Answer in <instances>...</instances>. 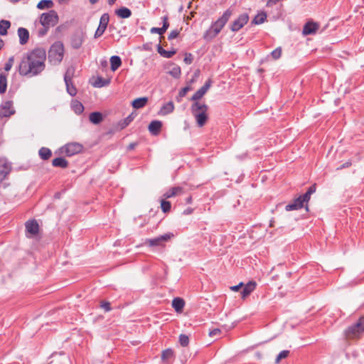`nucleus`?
<instances>
[{
	"instance_id": "obj_1",
	"label": "nucleus",
	"mask_w": 364,
	"mask_h": 364,
	"mask_svg": "<svg viewBox=\"0 0 364 364\" xmlns=\"http://www.w3.org/2000/svg\"><path fill=\"white\" fill-rule=\"evenodd\" d=\"M46 52L36 48L25 54L19 63L18 70L22 76L33 77L40 74L46 67Z\"/></svg>"
},
{
	"instance_id": "obj_2",
	"label": "nucleus",
	"mask_w": 364,
	"mask_h": 364,
	"mask_svg": "<svg viewBox=\"0 0 364 364\" xmlns=\"http://www.w3.org/2000/svg\"><path fill=\"white\" fill-rule=\"evenodd\" d=\"M208 106L205 103L196 102L191 106V112L196 119L198 127H203L207 122Z\"/></svg>"
},
{
	"instance_id": "obj_3",
	"label": "nucleus",
	"mask_w": 364,
	"mask_h": 364,
	"mask_svg": "<svg viewBox=\"0 0 364 364\" xmlns=\"http://www.w3.org/2000/svg\"><path fill=\"white\" fill-rule=\"evenodd\" d=\"M364 333V316H360L358 321L349 326L344 331L347 339H355L360 338Z\"/></svg>"
},
{
	"instance_id": "obj_4",
	"label": "nucleus",
	"mask_w": 364,
	"mask_h": 364,
	"mask_svg": "<svg viewBox=\"0 0 364 364\" xmlns=\"http://www.w3.org/2000/svg\"><path fill=\"white\" fill-rule=\"evenodd\" d=\"M64 47L63 44L57 41L54 43L48 51V58L53 64H58L63 58Z\"/></svg>"
},
{
	"instance_id": "obj_5",
	"label": "nucleus",
	"mask_w": 364,
	"mask_h": 364,
	"mask_svg": "<svg viewBox=\"0 0 364 364\" xmlns=\"http://www.w3.org/2000/svg\"><path fill=\"white\" fill-rule=\"evenodd\" d=\"M58 17L55 11H50L48 13H44L41 16L40 22L42 26L48 28L50 26H54L58 23Z\"/></svg>"
},
{
	"instance_id": "obj_6",
	"label": "nucleus",
	"mask_w": 364,
	"mask_h": 364,
	"mask_svg": "<svg viewBox=\"0 0 364 364\" xmlns=\"http://www.w3.org/2000/svg\"><path fill=\"white\" fill-rule=\"evenodd\" d=\"M82 145L77 142H71L61 148V152L66 156H71L82 151Z\"/></svg>"
},
{
	"instance_id": "obj_7",
	"label": "nucleus",
	"mask_w": 364,
	"mask_h": 364,
	"mask_svg": "<svg viewBox=\"0 0 364 364\" xmlns=\"http://www.w3.org/2000/svg\"><path fill=\"white\" fill-rule=\"evenodd\" d=\"M26 235L28 237H37L40 233V228L36 220H31L26 223Z\"/></svg>"
},
{
	"instance_id": "obj_8",
	"label": "nucleus",
	"mask_w": 364,
	"mask_h": 364,
	"mask_svg": "<svg viewBox=\"0 0 364 364\" xmlns=\"http://www.w3.org/2000/svg\"><path fill=\"white\" fill-rule=\"evenodd\" d=\"M232 14L231 11L227 10L221 18H220L217 21L214 23V24L211 26L215 32L218 34L225 23L229 20L230 16Z\"/></svg>"
},
{
	"instance_id": "obj_9",
	"label": "nucleus",
	"mask_w": 364,
	"mask_h": 364,
	"mask_svg": "<svg viewBox=\"0 0 364 364\" xmlns=\"http://www.w3.org/2000/svg\"><path fill=\"white\" fill-rule=\"evenodd\" d=\"M109 17L107 14H104L101 16L100 21V25L95 33V38L101 36L103 34V33L105 32V31L107 28V24L109 23Z\"/></svg>"
},
{
	"instance_id": "obj_10",
	"label": "nucleus",
	"mask_w": 364,
	"mask_h": 364,
	"mask_svg": "<svg viewBox=\"0 0 364 364\" xmlns=\"http://www.w3.org/2000/svg\"><path fill=\"white\" fill-rule=\"evenodd\" d=\"M249 17L247 14L240 15L237 20H235L231 26L232 31H237L248 21Z\"/></svg>"
},
{
	"instance_id": "obj_11",
	"label": "nucleus",
	"mask_w": 364,
	"mask_h": 364,
	"mask_svg": "<svg viewBox=\"0 0 364 364\" xmlns=\"http://www.w3.org/2000/svg\"><path fill=\"white\" fill-rule=\"evenodd\" d=\"M14 113L12 108V103L10 101L4 102L0 107V116L5 117H9Z\"/></svg>"
},
{
	"instance_id": "obj_12",
	"label": "nucleus",
	"mask_w": 364,
	"mask_h": 364,
	"mask_svg": "<svg viewBox=\"0 0 364 364\" xmlns=\"http://www.w3.org/2000/svg\"><path fill=\"white\" fill-rule=\"evenodd\" d=\"M211 85V80H208L205 85L200 87L192 97L191 100L193 101H197L201 99L204 95L206 93L208 90L210 88Z\"/></svg>"
},
{
	"instance_id": "obj_13",
	"label": "nucleus",
	"mask_w": 364,
	"mask_h": 364,
	"mask_svg": "<svg viewBox=\"0 0 364 364\" xmlns=\"http://www.w3.org/2000/svg\"><path fill=\"white\" fill-rule=\"evenodd\" d=\"M11 167L4 159H0V182H1L10 172Z\"/></svg>"
},
{
	"instance_id": "obj_14",
	"label": "nucleus",
	"mask_w": 364,
	"mask_h": 364,
	"mask_svg": "<svg viewBox=\"0 0 364 364\" xmlns=\"http://www.w3.org/2000/svg\"><path fill=\"white\" fill-rule=\"evenodd\" d=\"M318 28L319 26L317 23L308 22L304 25L302 33L304 36L314 34L317 31Z\"/></svg>"
},
{
	"instance_id": "obj_15",
	"label": "nucleus",
	"mask_w": 364,
	"mask_h": 364,
	"mask_svg": "<svg viewBox=\"0 0 364 364\" xmlns=\"http://www.w3.org/2000/svg\"><path fill=\"white\" fill-rule=\"evenodd\" d=\"M183 189L180 186L172 187L168 189L164 195L163 198L165 199L171 198L183 194Z\"/></svg>"
},
{
	"instance_id": "obj_16",
	"label": "nucleus",
	"mask_w": 364,
	"mask_h": 364,
	"mask_svg": "<svg viewBox=\"0 0 364 364\" xmlns=\"http://www.w3.org/2000/svg\"><path fill=\"white\" fill-rule=\"evenodd\" d=\"M170 236L168 235H165L157 238L147 240L146 242L149 244V247H159L163 242L168 240Z\"/></svg>"
},
{
	"instance_id": "obj_17",
	"label": "nucleus",
	"mask_w": 364,
	"mask_h": 364,
	"mask_svg": "<svg viewBox=\"0 0 364 364\" xmlns=\"http://www.w3.org/2000/svg\"><path fill=\"white\" fill-rule=\"evenodd\" d=\"M257 284L254 281L249 282L242 289L241 295L242 298L249 296L256 288Z\"/></svg>"
},
{
	"instance_id": "obj_18",
	"label": "nucleus",
	"mask_w": 364,
	"mask_h": 364,
	"mask_svg": "<svg viewBox=\"0 0 364 364\" xmlns=\"http://www.w3.org/2000/svg\"><path fill=\"white\" fill-rule=\"evenodd\" d=\"M162 127V122L161 121L154 120L152 121L149 125V131L153 135H158Z\"/></svg>"
},
{
	"instance_id": "obj_19",
	"label": "nucleus",
	"mask_w": 364,
	"mask_h": 364,
	"mask_svg": "<svg viewBox=\"0 0 364 364\" xmlns=\"http://www.w3.org/2000/svg\"><path fill=\"white\" fill-rule=\"evenodd\" d=\"M18 36L19 37V42L21 45H24L28 42L29 33L27 29L24 28H19L18 29Z\"/></svg>"
},
{
	"instance_id": "obj_20",
	"label": "nucleus",
	"mask_w": 364,
	"mask_h": 364,
	"mask_svg": "<svg viewBox=\"0 0 364 364\" xmlns=\"http://www.w3.org/2000/svg\"><path fill=\"white\" fill-rule=\"evenodd\" d=\"M185 301L182 298L176 297L172 301V306L176 312H181L183 309Z\"/></svg>"
},
{
	"instance_id": "obj_21",
	"label": "nucleus",
	"mask_w": 364,
	"mask_h": 364,
	"mask_svg": "<svg viewBox=\"0 0 364 364\" xmlns=\"http://www.w3.org/2000/svg\"><path fill=\"white\" fill-rule=\"evenodd\" d=\"M83 40H84V38L82 34H80V33L75 34L73 36L72 41H71V45L73 46V48H74L75 49L79 48L82 46V44L83 43Z\"/></svg>"
},
{
	"instance_id": "obj_22",
	"label": "nucleus",
	"mask_w": 364,
	"mask_h": 364,
	"mask_svg": "<svg viewBox=\"0 0 364 364\" xmlns=\"http://www.w3.org/2000/svg\"><path fill=\"white\" fill-rule=\"evenodd\" d=\"M302 207L303 203H301V200L299 198H297L292 203L287 205L285 209L287 211H291L294 210H298L299 208H301Z\"/></svg>"
},
{
	"instance_id": "obj_23",
	"label": "nucleus",
	"mask_w": 364,
	"mask_h": 364,
	"mask_svg": "<svg viewBox=\"0 0 364 364\" xmlns=\"http://www.w3.org/2000/svg\"><path fill=\"white\" fill-rule=\"evenodd\" d=\"M174 109V105L173 102H168L165 104L160 109L159 114L161 115H166L168 114L171 113Z\"/></svg>"
},
{
	"instance_id": "obj_24",
	"label": "nucleus",
	"mask_w": 364,
	"mask_h": 364,
	"mask_svg": "<svg viewBox=\"0 0 364 364\" xmlns=\"http://www.w3.org/2000/svg\"><path fill=\"white\" fill-rule=\"evenodd\" d=\"M89 119L92 124H98L102 121L103 117L100 112H95L90 114Z\"/></svg>"
},
{
	"instance_id": "obj_25",
	"label": "nucleus",
	"mask_w": 364,
	"mask_h": 364,
	"mask_svg": "<svg viewBox=\"0 0 364 364\" xmlns=\"http://www.w3.org/2000/svg\"><path fill=\"white\" fill-rule=\"evenodd\" d=\"M147 102H148L147 97H139V98L135 99L132 102V105L134 107V108L140 109V108H142L143 107H144L146 105V104L147 103Z\"/></svg>"
},
{
	"instance_id": "obj_26",
	"label": "nucleus",
	"mask_w": 364,
	"mask_h": 364,
	"mask_svg": "<svg viewBox=\"0 0 364 364\" xmlns=\"http://www.w3.org/2000/svg\"><path fill=\"white\" fill-rule=\"evenodd\" d=\"M174 357V351L171 348H167L161 353V360L163 362L168 360Z\"/></svg>"
},
{
	"instance_id": "obj_27",
	"label": "nucleus",
	"mask_w": 364,
	"mask_h": 364,
	"mask_svg": "<svg viewBox=\"0 0 364 364\" xmlns=\"http://www.w3.org/2000/svg\"><path fill=\"white\" fill-rule=\"evenodd\" d=\"M116 14L122 18H129L132 15V12L131 11L126 8V7H122L119 9H117L116 11H115Z\"/></svg>"
},
{
	"instance_id": "obj_28",
	"label": "nucleus",
	"mask_w": 364,
	"mask_h": 364,
	"mask_svg": "<svg viewBox=\"0 0 364 364\" xmlns=\"http://www.w3.org/2000/svg\"><path fill=\"white\" fill-rule=\"evenodd\" d=\"M71 107H72L73 110L76 114H81L84 110V107H83L82 104L76 100H72Z\"/></svg>"
},
{
	"instance_id": "obj_29",
	"label": "nucleus",
	"mask_w": 364,
	"mask_h": 364,
	"mask_svg": "<svg viewBox=\"0 0 364 364\" xmlns=\"http://www.w3.org/2000/svg\"><path fill=\"white\" fill-rule=\"evenodd\" d=\"M111 70L115 71L121 65L122 60L119 56L114 55L110 58Z\"/></svg>"
},
{
	"instance_id": "obj_30",
	"label": "nucleus",
	"mask_w": 364,
	"mask_h": 364,
	"mask_svg": "<svg viewBox=\"0 0 364 364\" xmlns=\"http://www.w3.org/2000/svg\"><path fill=\"white\" fill-rule=\"evenodd\" d=\"M52 164L56 167L66 168L68 165V162L65 159L58 157L53 160Z\"/></svg>"
},
{
	"instance_id": "obj_31",
	"label": "nucleus",
	"mask_w": 364,
	"mask_h": 364,
	"mask_svg": "<svg viewBox=\"0 0 364 364\" xmlns=\"http://www.w3.org/2000/svg\"><path fill=\"white\" fill-rule=\"evenodd\" d=\"M53 6V2L51 0H41L37 4V8L39 9H50Z\"/></svg>"
},
{
	"instance_id": "obj_32",
	"label": "nucleus",
	"mask_w": 364,
	"mask_h": 364,
	"mask_svg": "<svg viewBox=\"0 0 364 364\" xmlns=\"http://www.w3.org/2000/svg\"><path fill=\"white\" fill-rule=\"evenodd\" d=\"M168 74L175 78H178L181 75V68L176 65H173L168 70Z\"/></svg>"
},
{
	"instance_id": "obj_33",
	"label": "nucleus",
	"mask_w": 364,
	"mask_h": 364,
	"mask_svg": "<svg viewBox=\"0 0 364 364\" xmlns=\"http://www.w3.org/2000/svg\"><path fill=\"white\" fill-rule=\"evenodd\" d=\"M75 74V68L73 66L69 67L64 75V81L65 82H68L69 81H72V79Z\"/></svg>"
},
{
	"instance_id": "obj_34",
	"label": "nucleus",
	"mask_w": 364,
	"mask_h": 364,
	"mask_svg": "<svg viewBox=\"0 0 364 364\" xmlns=\"http://www.w3.org/2000/svg\"><path fill=\"white\" fill-rule=\"evenodd\" d=\"M10 22L6 20L0 21V35L4 36L7 33V29L10 27Z\"/></svg>"
},
{
	"instance_id": "obj_35",
	"label": "nucleus",
	"mask_w": 364,
	"mask_h": 364,
	"mask_svg": "<svg viewBox=\"0 0 364 364\" xmlns=\"http://www.w3.org/2000/svg\"><path fill=\"white\" fill-rule=\"evenodd\" d=\"M6 76L3 73H0V93H4L6 90Z\"/></svg>"
},
{
	"instance_id": "obj_36",
	"label": "nucleus",
	"mask_w": 364,
	"mask_h": 364,
	"mask_svg": "<svg viewBox=\"0 0 364 364\" xmlns=\"http://www.w3.org/2000/svg\"><path fill=\"white\" fill-rule=\"evenodd\" d=\"M161 208L164 213H168L171 210V205L169 201H167L164 198L161 200Z\"/></svg>"
},
{
	"instance_id": "obj_37",
	"label": "nucleus",
	"mask_w": 364,
	"mask_h": 364,
	"mask_svg": "<svg viewBox=\"0 0 364 364\" xmlns=\"http://www.w3.org/2000/svg\"><path fill=\"white\" fill-rule=\"evenodd\" d=\"M109 83V80H105L102 77H97L92 85L95 87H102L103 86L107 85Z\"/></svg>"
},
{
	"instance_id": "obj_38",
	"label": "nucleus",
	"mask_w": 364,
	"mask_h": 364,
	"mask_svg": "<svg viewBox=\"0 0 364 364\" xmlns=\"http://www.w3.org/2000/svg\"><path fill=\"white\" fill-rule=\"evenodd\" d=\"M39 155L41 159L46 160L50 157L51 151L48 148L43 147L39 150Z\"/></svg>"
},
{
	"instance_id": "obj_39",
	"label": "nucleus",
	"mask_w": 364,
	"mask_h": 364,
	"mask_svg": "<svg viewBox=\"0 0 364 364\" xmlns=\"http://www.w3.org/2000/svg\"><path fill=\"white\" fill-rule=\"evenodd\" d=\"M267 18V15L265 13L258 14L253 19L252 23L255 24H260L264 22Z\"/></svg>"
},
{
	"instance_id": "obj_40",
	"label": "nucleus",
	"mask_w": 364,
	"mask_h": 364,
	"mask_svg": "<svg viewBox=\"0 0 364 364\" xmlns=\"http://www.w3.org/2000/svg\"><path fill=\"white\" fill-rule=\"evenodd\" d=\"M66 90L68 93L71 96H75L77 94V90L75 87L73 85L72 81H69L65 82Z\"/></svg>"
},
{
	"instance_id": "obj_41",
	"label": "nucleus",
	"mask_w": 364,
	"mask_h": 364,
	"mask_svg": "<svg viewBox=\"0 0 364 364\" xmlns=\"http://www.w3.org/2000/svg\"><path fill=\"white\" fill-rule=\"evenodd\" d=\"M218 34L215 32L213 28H210L203 35V38L206 41H210L215 38Z\"/></svg>"
},
{
	"instance_id": "obj_42",
	"label": "nucleus",
	"mask_w": 364,
	"mask_h": 364,
	"mask_svg": "<svg viewBox=\"0 0 364 364\" xmlns=\"http://www.w3.org/2000/svg\"><path fill=\"white\" fill-rule=\"evenodd\" d=\"M290 351L288 350H282L275 359V363L278 364L281 360L286 358L289 356Z\"/></svg>"
},
{
	"instance_id": "obj_43",
	"label": "nucleus",
	"mask_w": 364,
	"mask_h": 364,
	"mask_svg": "<svg viewBox=\"0 0 364 364\" xmlns=\"http://www.w3.org/2000/svg\"><path fill=\"white\" fill-rule=\"evenodd\" d=\"M158 52L161 55L166 58H171L176 53L175 50L166 51L164 49H163L162 47H161L160 46H158Z\"/></svg>"
},
{
	"instance_id": "obj_44",
	"label": "nucleus",
	"mask_w": 364,
	"mask_h": 364,
	"mask_svg": "<svg viewBox=\"0 0 364 364\" xmlns=\"http://www.w3.org/2000/svg\"><path fill=\"white\" fill-rule=\"evenodd\" d=\"M179 343L180 345L183 347H186L189 343V338L186 334H181L179 336Z\"/></svg>"
},
{
	"instance_id": "obj_45",
	"label": "nucleus",
	"mask_w": 364,
	"mask_h": 364,
	"mask_svg": "<svg viewBox=\"0 0 364 364\" xmlns=\"http://www.w3.org/2000/svg\"><path fill=\"white\" fill-rule=\"evenodd\" d=\"M282 55V48L280 47L276 48L271 53V56L274 60L279 59Z\"/></svg>"
},
{
	"instance_id": "obj_46",
	"label": "nucleus",
	"mask_w": 364,
	"mask_h": 364,
	"mask_svg": "<svg viewBox=\"0 0 364 364\" xmlns=\"http://www.w3.org/2000/svg\"><path fill=\"white\" fill-rule=\"evenodd\" d=\"M100 307L103 309L105 312H109L112 310L111 304L107 301H102L100 302Z\"/></svg>"
},
{
	"instance_id": "obj_47",
	"label": "nucleus",
	"mask_w": 364,
	"mask_h": 364,
	"mask_svg": "<svg viewBox=\"0 0 364 364\" xmlns=\"http://www.w3.org/2000/svg\"><path fill=\"white\" fill-rule=\"evenodd\" d=\"M14 63V57L11 56L9 58L8 61L6 63L5 66H4V70L6 71H9L11 69Z\"/></svg>"
},
{
	"instance_id": "obj_48",
	"label": "nucleus",
	"mask_w": 364,
	"mask_h": 364,
	"mask_svg": "<svg viewBox=\"0 0 364 364\" xmlns=\"http://www.w3.org/2000/svg\"><path fill=\"white\" fill-rule=\"evenodd\" d=\"M311 194L306 192L305 194L300 196L299 198L301 200V203L304 204L305 202H308L310 200Z\"/></svg>"
},
{
	"instance_id": "obj_49",
	"label": "nucleus",
	"mask_w": 364,
	"mask_h": 364,
	"mask_svg": "<svg viewBox=\"0 0 364 364\" xmlns=\"http://www.w3.org/2000/svg\"><path fill=\"white\" fill-rule=\"evenodd\" d=\"M189 90H190V87H183V88L180 91V92H179V94H178V97H177L178 100H179V98H181V97H183L186 95L187 92H188Z\"/></svg>"
},
{
	"instance_id": "obj_50",
	"label": "nucleus",
	"mask_w": 364,
	"mask_h": 364,
	"mask_svg": "<svg viewBox=\"0 0 364 364\" xmlns=\"http://www.w3.org/2000/svg\"><path fill=\"white\" fill-rule=\"evenodd\" d=\"M183 60L186 64H191L193 61L192 55L191 53H186Z\"/></svg>"
},
{
	"instance_id": "obj_51",
	"label": "nucleus",
	"mask_w": 364,
	"mask_h": 364,
	"mask_svg": "<svg viewBox=\"0 0 364 364\" xmlns=\"http://www.w3.org/2000/svg\"><path fill=\"white\" fill-rule=\"evenodd\" d=\"M221 333V331L219 328H214L209 332V336L210 337L220 335Z\"/></svg>"
},
{
	"instance_id": "obj_52",
	"label": "nucleus",
	"mask_w": 364,
	"mask_h": 364,
	"mask_svg": "<svg viewBox=\"0 0 364 364\" xmlns=\"http://www.w3.org/2000/svg\"><path fill=\"white\" fill-rule=\"evenodd\" d=\"M163 21H164V23H163V26H162V30L164 31V32H165L169 26V23L168 22V18L166 16H164L163 18Z\"/></svg>"
},
{
	"instance_id": "obj_53",
	"label": "nucleus",
	"mask_w": 364,
	"mask_h": 364,
	"mask_svg": "<svg viewBox=\"0 0 364 364\" xmlns=\"http://www.w3.org/2000/svg\"><path fill=\"white\" fill-rule=\"evenodd\" d=\"M178 34H179V31H178L176 30L172 31L170 33V34L168 35V39L169 40L174 39L178 36Z\"/></svg>"
},
{
	"instance_id": "obj_54",
	"label": "nucleus",
	"mask_w": 364,
	"mask_h": 364,
	"mask_svg": "<svg viewBox=\"0 0 364 364\" xmlns=\"http://www.w3.org/2000/svg\"><path fill=\"white\" fill-rule=\"evenodd\" d=\"M151 33H157L159 35H162L164 32L162 30V28H152L151 29Z\"/></svg>"
},
{
	"instance_id": "obj_55",
	"label": "nucleus",
	"mask_w": 364,
	"mask_h": 364,
	"mask_svg": "<svg viewBox=\"0 0 364 364\" xmlns=\"http://www.w3.org/2000/svg\"><path fill=\"white\" fill-rule=\"evenodd\" d=\"M243 286V283L242 282H240L238 285H235V286H233V287H231L230 289L232 290V291H238L240 287H242Z\"/></svg>"
},
{
	"instance_id": "obj_56",
	"label": "nucleus",
	"mask_w": 364,
	"mask_h": 364,
	"mask_svg": "<svg viewBox=\"0 0 364 364\" xmlns=\"http://www.w3.org/2000/svg\"><path fill=\"white\" fill-rule=\"evenodd\" d=\"M316 184H314V185H312V186L309 188V190L307 191V192L311 195L312 193H314L316 191Z\"/></svg>"
},
{
	"instance_id": "obj_57",
	"label": "nucleus",
	"mask_w": 364,
	"mask_h": 364,
	"mask_svg": "<svg viewBox=\"0 0 364 364\" xmlns=\"http://www.w3.org/2000/svg\"><path fill=\"white\" fill-rule=\"evenodd\" d=\"M193 209L191 208H186V210H183V214L184 215H190L193 213Z\"/></svg>"
},
{
	"instance_id": "obj_58",
	"label": "nucleus",
	"mask_w": 364,
	"mask_h": 364,
	"mask_svg": "<svg viewBox=\"0 0 364 364\" xmlns=\"http://www.w3.org/2000/svg\"><path fill=\"white\" fill-rule=\"evenodd\" d=\"M350 162H346L343 164L340 168H338V169H341L343 168L348 167L350 165Z\"/></svg>"
},
{
	"instance_id": "obj_59",
	"label": "nucleus",
	"mask_w": 364,
	"mask_h": 364,
	"mask_svg": "<svg viewBox=\"0 0 364 364\" xmlns=\"http://www.w3.org/2000/svg\"><path fill=\"white\" fill-rule=\"evenodd\" d=\"M133 119L132 117L130 115L125 119V124L127 125Z\"/></svg>"
},
{
	"instance_id": "obj_60",
	"label": "nucleus",
	"mask_w": 364,
	"mask_h": 364,
	"mask_svg": "<svg viewBox=\"0 0 364 364\" xmlns=\"http://www.w3.org/2000/svg\"><path fill=\"white\" fill-rule=\"evenodd\" d=\"M279 1L280 0H269L268 2H267V5L275 4H277Z\"/></svg>"
},
{
	"instance_id": "obj_61",
	"label": "nucleus",
	"mask_w": 364,
	"mask_h": 364,
	"mask_svg": "<svg viewBox=\"0 0 364 364\" xmlns=\"http://www.w3.org/2000/svg\"><path fill=\"white\" fill-rule=\"evenodd\" d=\"M199 75H200V70H196L195 71V73H194V77H199Z\"/></svg>"
},
{
	"instance_id": "obj_62",
	"label": "nucleus",
	"mask_w": 364,
	"mask_h": 364,
	"mask_svg": "<svg viewBox=\"0 0 364 364\" xmlns=\"http://www.w3.org/2000/svg\"><path fill=\"white\" fill-rule=\"evenodd\" d=\"M136 144L134 143H132L129 145L128 149H133L135 147Z\"/></svg>"
},
{
	"instance_id": "obj_63",
	"label": "nucleus",
	"mask_w": 364,
	"mask_h": 364,
	"mask_svg": "<svg viewBox=\"0 0 364 364\" xmlns=\"http://www.w3.org/2000/svg\"><path fill=\"white\" fill-rule=\"evenodd\" d=\"M116 0H108V4L109 5H112L113 4L114 2H115Z\"/></svg>"
},
{
	"instance_id": "obj_64",
	"label": "nucleus",
	"mask_w": 364,
	"mask_h": 364,
	"mask_svg": "<svg viewBox=\"0 0 364 364\" xmlns=\"http://www.w3.org/2000/svg\"><path fill=\"white\" fill-rule=\"evenodd\" d=\"M191 201H192V198H191V197L188 198H187V200H186V202H187L188 203H191Z\"/></svg>"
}]
</instances>
